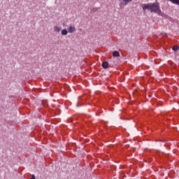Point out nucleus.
<instances>
[{
    "instance_id": "1",
    "label": "nucleus",
    "mask_w": 179,
    "mask_h": 179,
    "mask_svg": "<svg viewBox=\"0 0 179 179\" xmlns=\"http://www.w3.org/2000/svg\"><path fill=\"white\" fill-rule=\"evenodd\" d=\"M143 12L149 10L151 13H157L159 16H164V13H162V9H160V3H144L141 6Z\"/></svg>"
},
{
    "instance_id": "2",
    "label": "nucleus",
    "mask_w": 179,
    "mask_h": 179,
    "mask_svg": "<svg viewBox=\"0 0 179 179\" xmlns=\"http://www.w3.org/2000/svg\"><path fill=\"white\" fill-rule=\"evenodd\" d=\"M68 33H75L76 31V27L75 26H70L67 29Z\"/></svg>"
},
{
    "instance_id": "3",
    "label": "nucleus",
    "mask_w": 179,
    "mask_h": 179,
    "mask_svg": "<svg viewBox=\"0 0 179 179\" xmlns=\"http://www.w3.org/2000/svg\"><path fill=\"white\" fill-rule=\"evenodd\" d=\"M132 1H134V0H122L120 2V4L127 6V5H128V3H129V2H132Z\"/></svg>"
},
{
    "instance_id": "4",
    "label": "nucleus",
    "mask_w": 179,
    "mask_h": 179,
    "mask_svg": "<svg viewBox=\"0 0 179 179\" xmlns=\"http://www.w3.org/2000/svg\"><path fill=\"white\" fill-rule=\"evenodd\" d=\"M54 31H55V33H60L61 32V27H59L58 26H55L54 27Z\"/></svg>"
},
{
    "instance_id": "5",
    "label": "nucleus",
    "mask_w": 179,
    "mask_h": 179,
    "mask_svg": "<svg viewBox=\"0 0 179 179\" xmlns=\"http://www.w3.org/2000/svg\"><path fill=\"white\" fill-rule=\"evenodd\" d=\"M102 68H103V69H107V68H108V62H103L102 63Z\"/></svg>"
},
{
    "instance_id": "6",
    "label": "nucleus",
    "mask_w": 179,
    "mask_h": 179,
    "mask_svg": "<svg viewBox=\"0 0 179 179\" xmlns=\"http://www.w3.org/2000/svg\"><path fill=\"white\" fill-rule=\"evenodd\" d=\"M169 1V2H171L172 3H174L175 5H178L179 6V0H166Z\"/></svg>"
},
{
    "instance_id": "7",
    "label": "nucleus",
    "mask_w": 179,
    "mask_h": 179,
    "mask_svg": "<svg viewBox=\"0 0 179 179\" xmlns=\"http://www.w3.org/2000/svg\"><path fill=\"white\" fill-rule=\"evenodd\" d=\"M113 57H120V52H118V51H114V52H113Z\"/></svg>"
},
{
    "instance_id": "8",
    "label": "nucleus",
    "mask_w": 179,
    "mask_h": 179,
    "mask_svg": "<svg viewBox=\"0 0 179 179\" xmlns=\"http://www.w3.org/2000/svg\"><path fill=\"white\" fill-rule=\"evenodd\" d=\"M66 34H68V30H66V29L62 30V36H66Z\"/></svg>"
},
{
    "instance_id": "9",
    "label": "nucleus",
    "mask_w": 179,
    "mask_h": 179,
    "mask_svg": "<svg viewBox=\"0 0 179 179\" xmlns=\"http://www.w3.org/2000/svg\"><path fill=\"white\" fill-rule=\"evenodd\" d=\"M178 48H179L178 45H175L173 46V51H178Z\"/></svg>"
},
{
    "instance_id": "10",
    "label": "nucleus",
    "mask_w": 179,
    "mask_h": 179,
    "mask_svg": "<svg viewBox=\"0 0 179 179\" xmlns=\"http://www.w3.org/2000/svg\"><path fill=\"white\" fill-rule=\"evenodd\" d=\"M31 179H36V176L34 175H32Z\"/></svg>"
},
{
    "instance_id": "11",
    "label": "nucleus",
    "mask_w": 179,
    "mask_h": 179,
    "mask_svg": "<svg viewBox=\"0 0 179 179\" xmlns=\"http://www.w3.org/2000/svg\"><path fill=\"white\" fill-rule=\"evenodd\" d=\"M119 1H120V3L122 2V0H119Z\"/></svg>"
}]
</instances>
